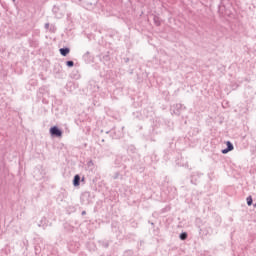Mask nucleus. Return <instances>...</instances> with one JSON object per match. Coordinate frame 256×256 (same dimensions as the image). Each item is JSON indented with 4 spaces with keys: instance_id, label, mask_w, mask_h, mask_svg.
I'll use <instances>...</instances> for the list:
<instances>
[{
    "instance_id": "nucleus-1",
    "label": "nucleus",
    "mask_w": 256,
    "mask_h": 256,
    "mask_svg": "<svg viewBox=\"0 0 256 256\" xmlns=\"http://www.w3.org/2000/svg\"><path fill=\"white\" fill-rule=\"evenodd\" d=\"M49 133L51 135V137H63V130H61V128H59V126H52L49 129Z\"/></svg>"
},
{
    "instance_id": "nucleus-2",
    "label": "nucleus",
    "mask_w": 256,
    "mask_h": 256,
    "mask_svg": "<svg viewBox=\"0 0 256 256\" xmlns=\"http://www.w3.org/2000/svg\"><path fill=\"white\" fill-rule=\"evenodd\" d=\"M97 3H99V0H84L83 7L88 11H91V9H95V7H97Z\"/></svg>"
},
{
    "instance_id": "nucleus-3",
    "label": "nucleus",
    "mask_w": 256,
    "mask_h": 256,
    "mask_svg": "<svg viewBox=\"0 0 256 256\" xmlns=\"http://www.w3.org/2000/svg\"><path fill=\"white\" fill-rule=\"evenodd\" d=\"M233 149H235V146H233V143H231V141H227L226 142V148L221 150V153L223 155H227V153L233 151Z\"/></svg>"
},
{
    "instance_id": "nucleus-4",
    "label": "nucleus",
    "mask_w": 256,
    "mask_h": 256,
    "mask_svg": "<svg viewBox=\"0 0 256 256\" xmlns=\"http://www.w3.org/2000/svg\"><path fill=\"white\" fill-rule=\"evenodd\" d=\"M172 109H173V114L179 117V115H181V110L183 109V104H175L172 106Z\"/></svg>"
},
{
    "instance_id": "nucleus-5",
    "label": "nucleus",
    "mask_w": 256,
    "mask_h": 256,
    "mask_svg": "<svg viewBox=\"0 0 256 256\" xmlns=\"http://www.w3.org/2000/svg\"><path fill=\"white\" fill-rule=\"evenodd\" d=\"M59 51H60V55H62V57H67V54L71 53V49L69 47L60 48Z\"/></svg>"
},
{
    "instance_id": "nucleus-6",
    "label": "nucleus",
    "mask_w": 256,
    "mask_h": 256,
    "mask_svg": "<svg viewBox=\"0 0 256 256\" xmlns=\"http://www.w3.org/2000/svg\"><path fill=\"white\" fill-rule=\"evenodd\" d=\"M73 185L75 187H79L81 185V176L79 174H76L73 178Z\"/></svg>"
},
{
    "instance_id": "nucleus-7",
    "label": "nucleus",
    "mask_w": 256,
    "mask_h": 256,
    "mask_svg": "<svg viewBox=\"0 0 256 256\" xmlns=\"http://www.w3.org/2000/svg\"><path fill=\"white\" fill-rule=\"evenodd\" d=\"M52 12L54 13V15H56V17H63V14H59V6L54 5L52 8Z\"/></svg>"
},
{
    "instance_id": "nucleus-8",
    "label": "nucleus",
    "mask_w": 256,
    "mask_h": 256,
    "mask_svg": "<svg viewBox=\"0 0 256 256\" xmlns=\"http://www.w3.org/2000/svg\"><path fill=\"white\" fill-rule=\"evenodd\" d=\"M38 227H43V229H45V227H47V218L43 217L38 223Z\"/></svg>"
},
{
    "instance_id": "nucleus-9",
    "label": "nucleus",
    "mask_w": 256,
    "mask_h": 256,
    "mask_svg": "<svg viewBox=\"0 0 256 256\" xmlns=\"http://www.w3.org/2000/svg\"><path fill=\"white\" fill-rule=\"evenodd\" d=\"M187 237H189V235L187 234V232H182L179 235V239H181V241H186Z\"/></svg>"
},
{
    "instance_id": "nucleus-10",
    "label": "nucleus",
    "mask_w": 256,
    "mask_h": 256,
    "mask_svg": "<svg viewBox=\"0 0 256 256\" xmlns=\"http://www.w3.org/2000/svg\"><path fill=\"white\" fill-rule=\"evenodd\" d=\"M154 24L156 27H161V19L158 16H154Z\"/></svg>"
},
{
    "instance_id": "nucleus-11",
    "label": "nucleus",
    "mask_w": 256,
    "mask_h": 256,
    "mask_svg": "<svg viewBox=\"0 0 256 256\" xmlns=\"http://www.w3.org/2000/svg\"><path fill=\"white\" fill-rule=\"evenodd\" d=\"M99 244L101 245V247H104V249L109 248V241H99Z\"/></svg>"
},
{
    "instance_id": "nucleus-12",
    "label": "nucleus",
    "mask_w": 256,
    "mask_h": 256,
    "mask_svg": "<svg viewBox=\"0 0 256 256\" xmlns=\"http://www.w3.org/2000/svg\"><path fill=\"white\" fill-rule=\"evenodd\" d=\"M246 201H247L248 207H251V205H253V197L248 196V197L246 198Z\"/></svg>"
},
{
    "instance_id": "nucleus-13",
    "label": "nucleus",
    "mask_w": 256,
    "mask_h": 256,
    "mask_svg": "<svg viewBox=\"0 0 256 256\" xmlns=\"http://www.w3.org/2000/svg\"><path fill=\"white\" fill-rule=\"evenodd\" d=\"M66 65L71 68V67H75V62H73V60H68L66 61Z\"/></svg>"
},
{
    "instance_id": "nucleus-14",
    "label": "nucleus",
    "mask_w": 256,
    "mask_h": 256,
    "mask_svg": "<svg viewBox=\"0 0 256 256\" xmlns=\"http://www.w3.org/2000/svg\"><path fill=\"white\" fill-rule=\"evenodd\" d=\"M89 197H91V193L90 192H84L82 194V199H89Z\"/></svg>"
},
{
    "instance_id": "nucleus-15",
    "label": "nucleus",
    "mask_w": 256,
    "mask_h": 256,
    "mask_svg": "<svg viewBox=\"0 0 256 256\" xmlns=\"http://www.w3.org/2000/svg\"><path fill=\"white\" fill-rule=\"evenodd\" d=\"M89 55H90V52L89 51H87L84 55H83V59H84V61H89Z\"/></svg>"
},
{
    "instance_id": "nucleus-16",
    "label": "nucleus",
    "mask_w": 256,
    "mask_h": 256,
    "mask_svg": "<svg viewBox=\"0 0 256 256\" xmlns=\"http://www.w3.org/2000/svg\"><path fill=\"white\" fill-rule=\"evenodd\" d=\"M121 177V173L115 172L114 175L112 176V179H119Z\"/></svg>"
},
{
    "instance_id": "nucleus-17",
    "label": "nucleus",
    "mask_w": 256,
    "mask_h": 256,
    "mask_svg": "<svg viewBox=\"0 0 256 256\" xmlns=\"http://www.w3.org/2000/svg\"><path fill=\"white\" fill-rule=\"evenodd\" d=\"M44 28H45V29H49V23H46V24L44 25Z\"/></svg>"
},
{
    "instance_id": "nucleus-18",
    "label": "nucleus",
    "mask_w": 256,
    "mask_h": 256,
    "mask_svg": "<svg viewBox=\"0 0 256 256\" xmlns=\"http://www.w3.org/2000/svg\"><path fill=\"white\" fill-rule=\"evenodd\" d=\"M81 215H87V211H82Z\"/></svg>"
},
{
    "instance_id": "nucleus-19",
    "label": "nucleus",
    "mask_w": 256,
    "mask_h": 256,
    "mask_svg": "<svg viewBox=\"0 0 256 256\" xmlns=\"http://www.w3.org/2000/svg\"><path fill=\"white\" fill-rule=\"evenodd\" d=\"M191 183H192L193 185H197V183L193 181V178H192V180H191Z\"/></svg>"
},
{
    "instance_id": "nucleus-20",
    "label": "nucleus",
    "mask_w": 256,
    "mask_h": 256,
    "mask_svg": "<svg viewBox=\"0 0 256 256\" xmlns=\"http://www.w3.org/2000/svg\"><path fill=\"white\" fill-rule=\"evenodd\" d=\"M150 223V225H155V223H153V222H149Z\"/></svg>"
},
{
    "instance_id": "nucleus-21",
    "label": "nucleus",
    "mask_w": 256,
    "mask_h": 256,
    "mask_svg": "<svg viewBox=\"0 0 256 256\" xmlns=\"http://www.w3.org/2000/svg\"><path fill=\"white\" fill-rule=\"evenodd\" d=\"M102 143H105V139H102Z\"/></svg>"
},
{
    "instance_id": "nucleus-22",
    "label": "nucleus",
    "mask_w": 256,
    "mask_h": 256,
    "mask_svg": "<svg viewBox=\"0 0 256 256\" xmlns=\"http://www.w3.org/2000/svg\"><path fill=\"white\" fill-rule=\"evenodd\" d=\"M82 181H85V178H84V177L82 178Z\"/></svg>"
},
{
    "instance_id": "nucleus-23",
    "label": "nucleus",
    "mask_w": 256,
    "mask_h": 256,
    "mask_svg": "<svg viewBox=\"0 0 256 256\" xmlns=\"http://www.w3.org/2000/svg\"><path fill=\"white\" fill-rule=\"evenodd\" d=\"M13 1V3H15V0H12Z\"/></svg>"
}]
</instances>
